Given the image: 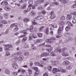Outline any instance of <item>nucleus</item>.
Returning a JSON list of instances; mask_svg holds the SVG:
<instances>
[{"label":"nucleus","mask_w":76,"mask_h":76,"mask_svg":"<svg viewBox=\"0 0 76 76\" xmlns=\"http://www.w3.org/2000/svg\"><path fill=\"white\" fill-rule=\"evenodd\" d=\"M5 46L4 50L6 51H9V48H12V45H6Z\"/></svg>","instance_id":"f257e3e1"},{"label":"nucleus","mask_w":76,"mask_h":76,"mask_svg":"<svg viewBox=\"0 0 76 76\" xmlns=\"http://www.w3.org/2000/svg\"><path fill=\"white\" fill-rule=\"evenodd\" d=\"M31 7L32 8V9H35V6H28V7L27 9V10L24 11V12H28L29 11H30L31 9Z\"/></svg>","instance_id":"f03ea898"},{"label":"nucleus","mask_w":76,"mask_h":76,"mask_svg":"<svg viewBox=\"0 0 76 76\" xmlns=\"http://www.w3.org/2000/svg\"><path fill=\"white\" fill-rule=\"evenodd\" d=\"M62 55L64 57H67V56H69V53L66 52H64L62 53Z\"/></svg>","instance_id":"7ed1b4c3"},{"label":"nucleus","mask_w":76,"mask_h":76,"mask_svg":"<svg viewBox=\"0 0 76 76\" xmlns=\"http://www.w3.org/2000/svg\"><path fill=\"white\" fill-rule=\"evenodd\" d=\"M72 68L73 65H72V64H70L66 67V69H67V70H70L72 69Z\"/></svg>","instance_id":"20e7f679"},{"label":"nucleus","mask_w":76,"mask_h":76,"mask_svg":"<svg viewBox=\"0 0 76 76\" xmlns=\"http://www.w3.org/2000/svg\"><path fill=\"white\" fill-rule=\"evenodd\" d=\"M72 18V15L70 14H68L66 16V19L67 20H70Z\"/></svg>","instance_id":"39448f33"},{"label":"nucleus","mask_w":76,"mask_h":76,"mask_svg":"<svg viewBox=\"0 0 76 76\" xmlns=\"http://www.w3.org/2000/svg\"><path fill=\"white\" fill-rule=\"evenodd\" d=\"M21 54V52H17L15 53L14 54V55H13V57H15V56H19Z\"/></svg>","instance_id":"423d86ee"},{"label":"nucleus","mask_w":76,"mask_h":76,"mask_svg":"<svg viewBox=\"0 0 76 76\" xmlns=\"http://www.w3.org/2000/svg\"><path fill=\"white\" fill-rule=\"evenodd\" d=\"M12 67L14 68H15V69H18L19 66H18V65L16 64H12Z\"/></svg>","instance_id":"0eeeda50"},{"label":"nucleus","mask_w":76,"mask_h":76,"mask_svg":"<svg viewBox=\"0 0 76 76\" xmlns=\"http://www.w3.org/2000/svg\"><path fill=\"white\" fill-rule=\"evenodd\" d=\"M70 63L69 61H65L63 62L62 64L63 65H67Z\"/></svg>","instance_id":"6e6552de"},{"label":"nucleus","mask_w":76,"mask_h":76,"mask_svg":"<svg viewBox=\"0 0 76 76\" xmlns=\"http://www.w3.org/2000/svg\"><path fill=\"white\" fill-rule=\"evenodd\" d=\"M57 70H58V69L57 68H54L52 70V72L53 73L55 74V73H56L57 72Z\"/></svg>","instance_id":"1a4fd4ad"},{"label":"nucleus","mask_w":76,"mask_h":76,"mask_svg":"<svg viewBox=\"0 0 76 76\" xmlns=\"http://www.w3.org/2000/svg\"><path fill=\"white\" fill-rule=\"evenodd\" d=\"M30 15L31 16H35L36 15V13L34 12L33 11H32L31 12Z\"/></svg>","instance_id":"9d476101"},{"label":"nucleus","mask_w":76,"mask_h":76,"mask_svg":"<svg viewBox=\"0 0 76 76\" xmlns=\"http://www.w3.org/2000/svg\"><path fill=\"white\" fill-rule=\"evenodd\" d=\"M3 3H4V6H7L8 4V3H7V1H3L1 3V4L3 5Z\"/></svg>","instance_id":"9b49d317"},{"label":"nucleus","mask_w":76,"mask_h":76,"mask_svg":"<svg viewBox=\"0 0 76 76\" xmlns=\"http://www.w3.org/2000/svg\"><path fill=\"white\" fill-rule=\"evenodd\" d=\"M44 2V0H42L41 1H37L35 2V3L36 4H41V3H43Z\"/></svg>","instance_id":"f8f14e48"},{"label":"nucleus","mask_w":76,"mask_h":76,"mask_svg":"<svg viewBox=\"0 0 76 76\" xmlns=\"http://www.w3.org/2000/svg\"><path fill=\"white\" fill-rule=\"evenodd\" d=\"M35 64L36 65H37V64H38V66H39V67H44V65L41 64H39V63L38 62H36L35 63Z\"/></svg>","instance_id":"ddd939ff"},{"label":"nucleus","mask_w":76,"mask_h":76,"mask_svg":"<svg viewBox=\"0 0 76 76\" xmlns=\"http://www.w3.org/2000/svg\"><path fill=\"white\" fill-rule=\"evenodd\" d=\"M46 41L47 43H48L49 42H53V39H52V38L49 39H47Z\"/></svg>","instance_id":"4468645a"},{"label":"nucleus","mask_w":76,"mask_h":76,"mask_svg":"<svg viewBox=\"0 0 76 76\" xmlns=\"http://www.w3.org/2000/svg\"><path fill=\"white\" fill-rule=\"evenodd\" d=\"M33 3V1L32 0H29L28 1V4H30L29 6H32V4Z\"/></svg>","instance_id":"2eb2a0df"},{"label":"nucleus","mask_w":76,"mask_h":76,"mask_svg":"<svg viewBox=\"0 0 76 76\" xmlns=\"http://www.w3.org/2000/svg\"><path fill=\"white\" fill-rule=\"evenodd\" d=\"M63 31V28L59 27V28L58 30V34H60L61 32V31Z\"/></svg>","instance_id":"dca6fc26"},{"label":"nucleus","mask_w":76,"mask_h":76,"mask_svg":"<svg viewBox=\"0 0 76 76\" xmlns=\"http://www.w3.org/2000/svg\"><path fill=\"white\" fill-rule=\"evenodd\" d=\"M5 73L6 74H7V75H10V71L7 69L5 70Z\"/></svg>","instance_id":"f3484780"},{"label":"nucleus","mask_w":76,"mask_h":76,"mask_svg":"<svg viewBox=\"0 0 76 76\" xmlns=\"http://www.w3.org/2000/svg\"><path fill=\"white\" fill-rule=\"evenodd\" d=\"M50 54L51 56H52L53 57L54 56H56V55L55 54V52H54V51L51 52L50 53Z\"/></svg>","instance_id":"a211bd4d"},{"label":"nucleus","mask_w":76,"mask_h":76,"mask_svg":"<svg viewBox=\"0 0 76 76\" xmlns=\"http://www.w3.org/2000/svg\"><path fill=\"white\" fill-rule=\"evenodd\" d=\"M36 19L37 20H40V19H43V16H39L36 18Z\"/></svg>","instance_id":"6ab92c4d"},{"label":"nucleus","mask_w":76,"mask_h":76,"mask_svg":"<svg viewBox=\"0 0 76 76\" xmlns=\"http://www.w3.org/2000/svg\"><path fill=\"white\" fill-rule=\"evenodd\" d=\"M23 20L24 22H25V23H27L28 22H29V20L28 18H24L23 19Z\"/></svg>","instance_id":"aec40b11"},{"label":"nucleus","mask_w":76,"mask_h":76,"mask_svg":"<svg viewBox=\"0 0 76 76\" xmlns=\"http://www.w3.org/2000/svg\"><path fill=\"white\" fill-rule=\"evenodd\" d=\"M4 9L5 10H6V11H10V7H6L4 8Z\"/></svg>","instance_id":"412c9836"},{"label":"nucleus","mask_w":76,"mask_h":76,"mask_svg":"<svg viewBox=\"0 0 76 76\" xmlns=\"http://www.w3.org/2000/svg\"><path fill=\"white\" fill-rule=\"evenodd\" d=\"M53 50V47H50V49H46V50L48 51V52H50Z\"/></svg>","instance_id":"4be33fe9"},{"label":"nucleus","mask_w":76,"mask_h":76,"mask_svg":"<svg viewBox=\"0 0 76 76\" xmlns=\"http://www.w3.org/2000/svg\"><path fill=\"white\" fill-rule=\"evenodd\" d=\"M48 70L51 72L52 70V66H48Z\"/></svg>","instance_id":"5701e85b"},{"label":"nucleus","mask_w":76,"mask_h":76,"mask_svg":"<svg viewBox=\"0 0 76 76\" xmlns=\"http://www.w3.org/2000/svg\"><path fill=\"white\" fill-rule=\"evenodd\" d=\"M56 51L57 53V52H59V53H61V49H60L59 48H58L56 49Z\"/></svg>","instance_id":"b1692460"},{"label":"nucleus","mask_w":76,"mask_h":76,"mask_svg":"<svg viewBox=\"0 0 76 76\" xmlns=\"http://www.w3.org/2000/svg\"><path fill=\"white\" fill-rule=\"evenodd\" d=\"M32 69L33 70H35L36 71V72H39L38 71V68L37 67H32Z\"/></svg>","instance_id":"393cba45"},{"label":"nucleus","mask_w":76,"mask_h":76,"mask_svg":"<svg viewBox=\"0 0 76 76\" xmlns=\"http://www.w3.org/2000/svg\"><path fill=\"white\" fill-rule=\"evenodd\" d=\"M69 0H63V2H62V3H63L64 4H66L69 2Z\"/></svg>","instance_id":"a878e982"},{"label":"nucleus","mask_w":76,"mask_h":76,"mask_svg":"<svg viewBox=\"0 0 76 76\" xmlns=\"http://www.w3.org/2000/svg\"><path fill=\"white\" fill-rule=\"evenodd\" d=\"M18 29H19V28L18 27H15L13 29V31L14 32H17V31H18Z\"/></svg>","instance_id":"bb28decb"},{"label":"nucleus","mask_w":76,"mask_h":76,"mask_svg":"<svg viewBox=\"0 0 76 76\" xmlns=\"http://www.w3.org/2000/svg\"><path fill=\"white\" fill-rule=\"evenodd\" d=\"M58 64V61H54L53 63V65L55 66L56 65H57Z\"/></svg>","instance_id":"cd10ccee"},{"label":"nucleus","mask_w":76,"mask_h":76,"mask_svg":"<svg viewBox=\"0 0 76 76\" xmlns=\"http://www.w3.org/2000/svg\"><path fill=\"white\" fill-rule=\"evenodd\" d=\"M24 58V57L23 56H21L19 58V61H22Z\"/></svg>","instance_id":"c85d7f7f"},{"label":"nucleus","mask_w":76,"mask_h":76,"mask_svg":"<svg viewBox=\"0 0 76 76\" xmlns=\"http://www.w3.org/2000/svg\"><path fill=\"white\" fill-rule=\"evenodd\" d=\"M59 24L61 26H63L65 24V23L64 22V21H60L59 22Z\"/></svg>","instance_id":"c756f323"},{"label":"nucleus","mask_w":76,"mask_h":76,"mask_svg":"<svg viewBox=\"0 0 76 76\" xmlns=\"http://www.w3.org/2000/svg\"><path fill=\"white\" fill-rule=\"evenodd\" d=\"M1 22L4 24H7V23H8V22L6 20H2Z\"/></svg>","instance_id":"7c9ffc66"},{"label":"nucleus","mask_w":76,"mask_h":76,"mask_svg":"<svg viewBox=\"0 0 76 76\" xmlns=\"http://www.w3.org/2000/svg\"><path fill=\"white\" fill-rule=\"evenodd\" d=\"M70 29V27L69 26H67L65 28V30L66 31H69Z\"/></svg>","instance_id":"2f4dec72"},{"label":"nucleus","mask_w":76,"mask_h":76,"mask_svg":"<svg viewBox=\"0 0 76 76\" xmlns=\"http://www.w3.org/2000/svg\"><path fill=\"white\" fill-rule=\"evenodd\" d=\"M37 35L39 37H40V38H41L42 37V34L40 33H39L37 34Z\"/></svg>","instance_id":"473e14b6"},{"label":"nucleus","mask_w":76,"mask_h":76,"mask_svg":"<svg viewBox=\"0 0 76 76\" xmlns=\"http://www.w3.org/2000/svg\"><path fill=\"white\" fill-rule=\"evenodd\" d=\"M56 15H52L50 17V18L51 19H54L56 18Z\"/></svg>","instance_id":"72a5a7b5"},{"label":"nucleus","mask_w":76,"mask_h":76,"mask_svg":"<svg viewBox=\"0 0 76 76\" xmlns=\"http://www.w3.org/2000/svg\"><path fill=\"white\" fill-rule=\"evenodd\" d=\"M39 74V72L36 71L34 74V76H38Z\"/></svg>","instance_id":"f704fd0d"},{"label":"nucleus","mask_w":76,"mask_h":76,"mask_svg":"<svg viewBox=\"0 0 76 76\" xmlns=\"http://www.w3.org/2000/svg\"><path fill=\"white\" fill-rule=\"evenodd\" d=\"M33 28H34V26H31L30 27V32H32L33 31Z\"/></svg>","instance_id":"c9c22d12"},{"label":"nucleus","mask_w":76,"mask_h":76,"mask_svg":"<svg viewBox=\"0 0 76 76\" xmlns=\"http://www.w3.org/2000/svg\"><path fill=\"white\" fill-rule=\"evenodd\" d=\"M26 32V30H24L20 32V33H24V34L25 35L27 34V33Z\"/></svg>","instance_id":"e433bc0d"},{"label":"nucleus","mask_w":76,"mask_h":76,"mask_svg":"<svg viewBox=\"0 0 76 76\" xmlns=\"http://www.w3.org/2000/svg\"><path fill=\"white\" fill-rule=\"evenodd\" d=\"M12 75L13 76H17V75H18V73L17 72H14L12 73Z\"/></svg>","instance_id":"4c0bfd02"},{"label":"nucleus","mask_w":76,"mask_h":76,"mask_svg":"<svg viewBox=\"0 0 76 76\" xmlns=\"http://www.w3.org/2000/svg\"><path fill=\"white\" fill-rule=\"evenodd\" d=\"M44 29V27H42L39 28V32H42V29Z\"/></svg>","instance_id":"58836bf2"},{"label":"nucleus","mask_w":76,"mask_h":76,"mask_svg":"<svg viewBox=\"0 0 76 76\" xmlns=\"http://www.w3.org/2000/svg\"><path fill=\"white\" fill-rule=\"evenodd\" d=\"M67 24H68V25H69V26H73V25L72 24V23H71L70 22V21H68L67 22Z\"/></svg>","instance_id":"ea45409f"},{"label":"nucleus","mask_w":76,"mask_h":76,"mask_svg":"<svg viewBox=\"0 0 76 76\" xmlns=\"http://www.w3.org/2000/svg\"><path fill=\"white\" fill-rule=\"evenodd\" d=\"M27 39V37H25L23 38V39L22 40V42H25V41H26Z\"/></svg>","instance_id":"a19ab883"},{"label":"nucleus","mask_w":76,"mask_h":76,"mask_svg":"<svg viewBox=\"0 0 76 76\" xmlns=\"http://www.w3.org/2000/svg\"><path fill=\"white\" fill-rule=\"evenodd\" d=\"M12 63H15V62H16L17 61L14 58L12 60Z\"/></svg>","instance_id":"79ce46f5"},{"label":"nucleus","mask_w":76,"mask_h":76,"mask_svg":"<svg viewBox=\"0 0 76 76\" xmlns=\"http://www.w3.org/2000/svg\"><path fill=\"white\" fill-rule=\"evenodd\" d=\"M61 72H62V73H66V71L65 69H61Z\"/></svg>","instance_id":"37998d69"},{"label":"nucleus","mask_w":76,"mask_h":76,"mask_svg":"<svg viewBox=\"0 0 76 76\" xmlns=\"http://www.w3.org/2000/svg\"><path fill=\"white\" fill-rule=\"evenodd\" d=\"M49 28L48 27L47 28L46 30V34H47V35H48V32L49 31Z\"/></svg>","instance_id":"c03bdc74"},{"label":"nucleus","mask_w":76,"mask_h":76,"mask_svg":"<svg viewBox=\"0 0 76 76\" xmlns=\"http://www.w3.org/2000/svg\"><path fill=\"white\" fill-rule=\"evenodd\" d=\"M69 35L70 34H69V33H67L64 34V36L66 37H69Z\"/></svg>","instance_id":"a18cd8bd"},{"label":"nucleus","mask_w":76,"mask_h":76,"mask_svg":"<svg viewBox=\"0 0 76 76\" xmlns=\"http://www.w3.org/2000/svg\"><path fill=\"white\" fill-rule=\"evenodd\" d=\"M65 17L64 16H62L60 18V19L61 20H64L65 19Z\"/></svg>","instance_id":"49530a36"},{"label":"nucleus","mask_w":76,"mask_h":76,"mask_svg":"<svg viewBox=\"0 0 76 76\" xmlns=\"http://www.w3.org/2000/svg\"><path fill=\"white\" fill-rule=\"evenodd\" d=\"M43 9V7L42 6H40L38 7V10H42Z\"/></svg>","instance_id":"de8ad7c7"},{"label":"nucleus","mask_w":76,"mask_h":76,"mask_svg":"<svg viewBox=\"0 0 76 76\" xmlns=\"http://www.w3.org/2000/svg\"><path fill=\"white\" fill-rule=\"evenodd\" d=\"M28 72L30 74H32V70L30 69H28Z\"/></svg>","instance_id":"09e8293b"},{"label":"nucleus","mask_w":76,"mask_h":76,"mask_svg":"<svg viewBox=\"0 0 76 76\" xmlns=\"http://www.w3.org/2000/svg\"><path fill=\"white\" fill-rule=\"evenodd\" d=\"M51 9H52V7L51 6H50L47 8V10H51Z\"/></svg>","instance_id":"8fccbe9b"},{"label":"nucleus","mask_w":76,"mask_h":76,"mask_svg":"<svg viewBox=\"0 0 76 76\" xmlns=\"http://www.w3.org/2000/svg\"><path fill=\"white\" fill-rule=\"evenodd\" d=\"M72 23H76V18L72 20Z\"/></svg>","instance_id":"3c124183"},{"label":"nucleus","mask_w":76,"mask_h":76,"mask_svg":"<svg viewBox=\"0 0 76 76\" xmlns=\"http://www.w3.org/2000/svg\"><path fill=\"white\" fill-rule=\"evenodd\" d=\"M32 35H30L29 37V40L31 41V40H32V37H33Z\"/></svg>","instance_id":"603ef678"},{"label":"nucleus","mask_w":76,"mask_h":76,"mask_svg":"<svg viewBox=\"0 0 76 76\" xmlns=\"http://www.w3.org/2000/svg\"><path fill=\"white\" fill-rule=\"evenodd\" d=\"M32 36L33 38H37L38 37L37 36H35V34H33L32 35Z\"/></svg>","instance_id":"864d4df0"},{"label":"nucleus","mask_w":76,"mask_h":76,"mask_svg":"<svg viewBox=\"0 0 76 76\" xmlns=\"http://www.w3.org/2000/svg\"><path fill=\"white\" fill-rule=\"evenodd\" d=\"M24 56H28V55H29V53L25 52V53H24Z\"/></svg>","instance_id":"5fc2aeb1"},{"label":"nucleus","mask_w":76,"mask_h":76,"mask_svg":"<svg viewBox=\"0 0 76 76\" xmlns=\"http://www.w3.org/2000/svg\"><path fill=\"white\" fill-rule=\"evenodd\" d=\"M25 2V0H21L19 2L20 3H23Z\"/></svg>","instance_id":"6e6d98bb"},{"label":"nucleus","mask_w":76,"mask_h":76,"mask_svg":"<svg viewBox=\"0 0 76 76\" xmlns=\"http://www.w3.org/2000/svg\"><path fill=\"white\" fill-rule=\"evenodd\" d=\"M24 48H29V46L28 45L26 44L24 45Z\"/></svg>","instance_id":"4d7b16f0"},{"label":"nucleus","mask_w":76,"mask_h":76,"mask_svg":"<svg viewBox=\"0 0 76 76\" xmlns=\"http://www.w3.org/2000/svg\"><path fill=\"white\" fill-rule=\"evenodd\" d=\"M45 54L44 53L40 55V57H45Z\"/></svg>","instance_id":"13d9d810"},{"label":"nucleus","mask_w":76,"mask_h":76,"mask_svg":"<svg viewBox=\"0 0 76 76\" xmlns=\"http://www.w3.org/2000/svg\"><path fill=\"white\" fill-rule=\"evenodd\" d=\"M37 42H42V39H38L37 40Z\"/></svg>","instance_id":"bf43d9fd"},{"label":"nucleus","mask_w":76,"mask_h":76,"mask_svg":"<svg viewBox=\"0 0 76 76\" xmlns=\"http://www.w3.org/2000/svg\"><path fill=\"white\" fill-rule=\"evenodd\" d=\"M53 3L54 4H55V5H57V6H58L59 4L58 2H54Z\"/></svg>","instance_id":"052dcab7"},{"label":"nucleus","mask_w":76,"mask_h":76,"mask_svg":"<svg viewBox=\"0 0 76 76\" xmlns=\"http://www.w3.org/2000/svg\"><path fill=\"white\" fill-rule=\"evenodd\" d=\"M61 37V34H59L56 37L57 38H60V37Z\"/></svg>","instance_id":"680f3d73"},{"label":"nucleus","mask_w":76,"mask_h":76,"mask_svg":"<svg viewBox=\"0 0 76 76\" xmlns=\"http://www.w3.org/2000/svg\"><path fill=\"white\" fill-rule=\"evenodd\" d=\"M32 23H33L34 25H37V23L35 22V20H33L32 21Z\"/></svg>","instance_id":"e2e57ef3"},{"label":"nucleus","mask_w":76,"mask_h":76,"mask_svg":"<svg viewBox=\"0 0 76 76\" xmlns=\"http://www.w3.org/2000/svg\"><path fill=\"white\" fill-rule=\"evenodd\" d=\"M14 58L15 59L16 61H17V60H18V61H19V57L16 56V57H14Z\"/></svg>","instance_id":"0e129e2a"},{"label":"nucleus","mask_w":76,"mask_h":76,"mask_svg":"<svg viewBox=\"0 0 76 76\" xmlns=\"http://www.w3.org/2000/svg\"><path fill=\"white\" fill-rule=\"evenodd\" d=\"M71 7L72 8H75V7H76V3L74 5H72Z\"/></svg>","instance_id":"69168bd1"},{"label":"nucleus","mask_w":76,"mask_h":76,"mask_svg":"<svg viewBox=\"0 0 76 76\" xmlns=\"http://www.w3.org/2000/svg\"><path fill=\"white\" fill-rule=\"evenodd\" d=\"M43 76H48V73L47 72L45 73L43 75Z\"/></svg>","instance_id":"338daca9"},{"label":"nucleus","mask_w":76,"mask_h":76,"mask_svg":"<svg viewBox=\"0 0 76 76\" xmlns=\"http://www.w3.org/2000/svg\"><path fill=\"white\" fill-rule=\"evenodd\" d=\"M30 75L28 72H26V75L27 76H30Z\"/></svg>","instance_id":"774afa93"}]
</instances>
